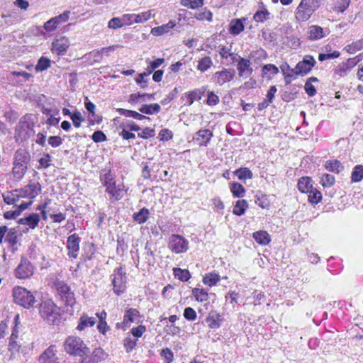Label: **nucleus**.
<instances>
[{
  "instance_id": "obj_1",
  "label": "nucleus",
  "mask_w": 363,
  "mask_h": 363,
  "mask_svg": "<svg viewBox=\"0 0 363 363\" xmlns=\"http://www.w3.org/2000/svg\"><path fill=\"white\" fill-rule=\"evenodd\" d=\"M39 313L41 318L50 325H58L61 320L60 308L50 299L45 300L39 305Z\"/></svg>"
},
{
  "instance_id": "obj_2",
  "label": "nucleus",
  "mask_w": 363,
  "mask_h": 363,
  "mask_svg": "<svg viewBox=\"0 0 363 363\" xmlns=\"http://www.w3.org/2000/svg\"><path fill=\"white\" fill-rule=\"evenodd\" d=\"M28 161L29 155L26 151L23 150L16 151L13 157L12 173L16 179L20 180L24 177L28 169Z\"/></svg>"
},
{
  "instance_id": "obj_3",
  "label": "nucleus",
  "mask_w": 363,
  "mask_h": 363,
  "mask_svg": "<svg viewBox=\"0 0 363 363\" xmlns=\"http://www.w3.org/2000/svg\"><path fill=\"white\" fill-rule=\"evenodd\" d=\"M13 297L16 304L27 309L33 308L36 303L33 293L19 286L13 289Z\"/></svg>"
},
{
  "instance_id": "obj_4",
  "label": "nucleus",
  "mask_w": 363,
  "mask_h": 363,
  "mask_svg": "<svg viewBox=\"0 0 363 363\" xmlns=\"http://www.w3.org/2000/svg\"><path fill=\"white\" fill-rule=\"evenodd\" d=\"M65 350L72 355L83 357L89 353V349L84 345L80 337H68L64 343Z\"/></svg>"
},
{
  "instance_id": "obj_5",
  "label": "nucleus",
  "mask_w": 363,
  "mask_h": 363,
  "mask_svg": "<svg viewBox=\"0 0 363 363\" xmlns=\"http://www.w3.org/2000/svg\"><path fill=\"white\" fill-rule=\"evenodd\" d=\"M57 295L66 306L73 307L76 303L74 293L70 286L63 281L57 280L55 282Z\"/></svg>"
},
{
  "instance_id": "obj_6",
  "label": "nucleus",
  "mask_w": 363,
  "mask_h": 363,
  "mask_svg": "<svg viewBox=\"0 0 363 363\" xmlns=\"http://www.w3.org/2000/svg\"><path fill=\"white\" fill-rule=\"evenodd\" d=\"M126 273L123 271L122 267L116 268L113 274L112 284L113 286V291L120 295L123 294L126 288Z\"/></svg>"
},
{
  "instance_id": "obj_7",
  "label": "nucleus",
  "mask_w": 363,
  "mask_h": 363,
  "mask_svg": "<svg viewBox=\"0 0 363 363\" xmlns=\"http://www.w3.org/2000/svg\"><path fill=\"white\" fill-rule=\"evenodd\" d=\"M316 64V61L311 55H306L302 61L297 63L291 72L295 75L305 76L308 74Z\"/></svg>"
},
{
  "instance_id": "obj_8",
  "label": "nucleus",
  "mask_w": 363,
  "mask_h": 363,
  "mask_svg": "<svg viewBox=\"0 0 363 363\" xmlns=\"http://www.w3.org/2000/svg\"><path fill=\"white\" fill-rule=\"evenodd\" d=\"M235 76V70L232 68H223L220 71L216 72L212 81L218 86H223L227 82H231Z\"/></svg>"
},
{
  "instance_id": "obj_9",
  "label": "nucleus",
  "mask_w": 363,
  "mask_h": 363,
  "mask_svg": "<svg viewBox=\"0 0 363 363\" xmlns=\"http://www.w3.org/2000/svg\"><path fill=\"white\" fill-rule=\"evenodd\" d=\"M169 247L177 254L183 253L189 248V242L184 237L172 235L169 238Z\"/></svg>"
},
{
  "instance_id": "obj_10",
  "label": "nucleus",
  "mask_w": 363,
  "mask_h": 363,
  "mask_svg": "<svg viewBox=\"0 0 363 363\" xmlns=\"http://www.w3.org/2000/svg\"><path fill=\"white\" fill-rule=\"evenodd\" d=\"M33 271L34 267L32 264L26 258L22 257L15 273L17 278L26 279L33 275Z\"/></svg>"
},
{
  "instance_id": "obj_11",
  "label": "nucleus",
  "mask_w": 363,
  "mask_h": 363,
  "mask_svg": "<svg viewBox=\"0 0 363 363\" xmlns=\"http://www.w3.org/2000/svg\"><path fill=\"white\" fill-rule=\"evenodd\" d=\"M70 13L69 11H66L62 14L50 18L44 23V29L48 33L54 31L60 23L68 21Z\"/></svg>"
},
{
  "instance_id": "obj_12",
  "label": "nucleus",
  "mask_w": 363,
  "mask_h": 363,
  "mask_svg": "<svg viewBox=\"0 0 363 363\" xmlns=\"http://www.w3.org/2000/svg\"><path fill=\"white\" fill-rule=\"evenodd\" d=\"M314 11L306 4V0H301L295 11V18L298 22L307 21Z\"/></svg>"
},
{
  "instance_id": "obj_13",
  "label": "nucleus",
  "mask_w": 363,
  "mask_h": 363,
  "mask_svg": "<svg viewBox=\"0 0 363 363\" xmlns=\"http://www.w3.org/2000/svg\"><path fill=\"white\" fill-rule=\"evenodd\" d=\"M15 191L18 192L19 197H27L33 199L40 193L41 186L39 183L30 182L24 188L19 190L16 189Z\"/></svg>"
},
{
  "instance_id": "obj_14",
  "label": "nucleus",
  "mask_w": 363,
  "mask_h": 363,
  "mask_svg": "<svg viewBox=\"0 0 363 363\" xmlns=\"http://www.w3.org/2000/svg\"><path fill=\"white\" fill-rule=\"evenodd\" d=\"M140 312L136 308H128L125 311L123 320L121 323L116 324L117 328H126L130 327V324L134 322L138 321Z\"/></svg>"
},
{
  "instance_id": "obj_15",
  "label": "nucleus",
  "mask_w": 363,
  "mask_h": 363,
  "mask_svg": "<svg viewBox=\"0 0 363 363\" xmlns=\"http://www.w3.org/2000/svg\"><path fill=\"white\" fill-rule=\"evenodd\" d=\"M238 75L240 78L247 79L250 77L253 73L250 60L239 57L237 64Z\"/></svg>"
},
{
  "instance_id": "obj_16",
  "label": "nucleus",
  "mask_w": 363,
  "mask_h": 363,
  "mask_svg": "<svg viewBox=\"0 0 363 363\" xmlns=\"http://www.w3.org/2000/svg\"><path fill=\"white\" fill-rule=\"evenodd\" d=\"M80 238L76 233L69 235L67 240L68 256L71 258H77L79 250Z\"/></svg>"
},
{
  "instance_id": "obj_17",
  "label": "nucleus",
  "mask_w": 363,
  "mask_h": 363,
  "mask_svg": "<svg viewBox=\"0 0 363 363\" xmlns=\"http://www.w3.org/2000/svg\"><path fill=\"white\" fill-rule=\"evenodd\" d=\"M213 132L209 129H200L193 136V140L199 146H208L212 137Z\"/></svg>"
},
{
  "instance_id": "obj_18",
  "label": "nucleus",
  "mask_w": 363,
  "mask_h": 363,
  "mask_svg": "<svg viewBox=\"0 0 363 363\" xmlns=\"http://www.w3.org/2000/svg\"><path fill=\"white\" fill-rule=\"evenodd\" d=\"M69 41L65 37L56 39L52 43V50L58 55H63L69 46Z\"/></svg>"
},
{
  "instance_id": "obj_19",
  "label": "nucleus",
  "mask_w": 363,
  "mask_h": 363,
  "mask_svg": "<svg viewBox=\"0 0 363 363\" xmlns=\"http://www.w3.org/2000/svg\"><path fill=\"white\" fill-rule=\"evenodd\" d=\"M325 35L326 33L324 29L319 26L312 25L308 28L307 38L310 40H318L325 37Z\"/></svg>"
},
{
  "instance_id": "obj_20",
  "label": "nucleus",
  "mask_w": 363,
  "mask_h": 363,
  "mask_svg": "<svg viewBox=\"0 0 363 363\" xmlns=\"http://www.w3.org/2000/svg\"><path fill=\"white\" fill-rule=\"evenodd\" d=\"M56 347L50 346L39 357V363H53L57 361Z\"/></svg>"
},
{
  "instance_id": "obj_21",
  "label": "nucleus",
  "mask_w": 363,
  "mask_h": 363,
  "mask_svg": "<svg viewBox=\"0 0 363 363\" xmlns=\"http://www.w3.org/2000/svg\"><path fill=\"white\" fill-rule=\"evenodd\" d=\"M40 220V217L37 213H32L28 216L21 218L18 220V223L21 225H28L30 228L34 229L38 225Z\"/></svg>"
},
{
  "instance_id": "obj_22",
  "label": "nucleus",
  "mask_w": 363,
  "mask_h": 363,
  "mask_svg": "<svg viewBox=\"0 0 363 363\" xmlns=\"http://www.w3.org/2000/svg\"><path fill=\"white\" fill-rule=\"evenodd\" d=\"M5 241L9 244L12 252L17 251L18 235L14 228L10 229L5 238Z\"/></svg>"
},
{
  "instance_id": "obj_23",
  "label": "nucleus",
  "mask_w": 363,
  "mask_h": 363,
  "mask_svg": "<svg viewBox=\"0 0 363 363\" xmlns=\"http://www.w3.org/2000/svg\"><path fill=\"white\" fill-rule=\"evenodd\" d=\"M260 9L256 11L253 18L257 23H264L271 18V13L264 8L263 4L259 6Z\"/></svg>"
},
{
  "instance_id": "obj_24",
  "label": "nucleus",
  "mask_w": 363,
  "mask_h": 363,
  "mask_svg": "<svg viewBox=\"0 0 363 363\" xmlns=\"http://www.w3.org/2000/svg\"><path fill=\"white\" fill-rule=\"evenodd\" d=\"M96 323L94 317H89L86 314H83L79 320L77 329L79 330H84L87 327L93 326Z\"/></svg>"
},
{
  "instance_id": "obj_25",
  "label": "nucleus",
  "mask_w": 363,
  "mask_h": 363,
  "mask_svg": "<svg viewBox=\"0 0 363 363\" xmlns=\"http://www.w3.org/2000/svg\"><path fill=\"white\" fill-rule=\"evenodd\" d=\"M175 23L170 21L161 26L152 28L151 33L155 36H160L170 31L175 26Z\"/></svg>"
},
{
  "instance_id": "obj_26",
  "label": "nucleus",
  "mask_w": 363,
  "mask_h": 363,
  "mask_svg": "<svg viewBox=\"0 0 363 363\" xmlns=\"http://www.w3.org/2000/svg\"><path fill=\"white\" fill-rule=\"evenodd\" d=\"M252 237L258 244L262 245H266L269 244L271 240L269 235L267 231L264 230L255 232L252 235Z\"/></svg>"
},
{
  "instance_id": "obj_27",
  "label": "nucleus",
  "mask_w": 363,
  "mask_h": 363,
  "mask_svg": "<svg viewBox=\"0 0 363 363\" xmlns=\"http://www.w3.org/2000/svg\"><path fill=\"white\" fill-rule=\"evenodd\" d=\"M325 167L329 172L336 174L340 173L344 169V167L341 162L337 160L326 161Z\"/></svg>"
},
{
  "instance_id": "obj_28",
  "label": "nucleus",
  "mask_w": 363,
  "mask_h": 363,
  "mask_svg": "<svg viewBox=\"0 0 363 363\" xmlns=\"http://www.w3.org/2000/svg\"><path fill=\"white\" fill-rule=\"evenodd\" d=\"M150 216V211L146 208H143L138 212L133 214V220L138 224L145 223Z\"/></svg>"
},
{
  "instance_id": "obj_29",
  "label": "nucleus",
  "mask_w": 363,
  "mask_h": 363,
  "mask_svg": "<svg viewBox=\"0 0 363 363\" xmlns=\"http://www.w3.org/2000/svg\"><path fill=\"white\" fill-rule=\"evenodd\" d=\"M298 189L302 193H308L313 186L311 184V179L309 177H301L297 184Z\"/></svg>"
},
{
  "instance_id": "obj_30",
  "label": "nucleus",
  "mask_w": 363,
  "mask_h": 363,
  "mask_svg": "<svg viewBox=\"0 0 363 363\" xmlns=\"http://www.w3.org/2000/svg\"><path fill=\"white\" fill-rule=\"evenodd\" d=\"M106 191L117 201L121 199L123 197L122 189L119 186H116V182L106 187Z\"/></svg>"
},
{
  "instance_id": "obj_31",
  "label": "nucleus",
  "mask_w": 363,
  "mask_h": 363,
  "mask_svg": "<svg viewBox=\"0 0 363 363\" xmlns=\"http://www.w3.org/2000/svg\"><path fill=\"white\" fill-rule=\"evenodd\" d=\"M213 65L212 59L209 56H205L198 61L196 69L201 72H205Z\"/></svg>"
},
{
  "instance_id": "obj_32",
  "label": "nucleus",
  "mask_w": 363,
  "mask_h": 363,
  "mask_svg": "<svg viewBox=\"0 0 363 363\" xmlns=\"http://www.w3.org/2000/svg\"><path fill=\"white\" fill-rule=\"evenodd\" d=\"M244 30V24L241 19L232 20L230 23L229 31L233 35H238Z\"/></svg>"
},
{
  "instance_id": "obj_33",
  "label": "nucleus",
  "mask_w": 363,
  "mask_h": 363,
  "mask_svg": "<svg viewBox=\"0 0 363 363\" xmlns=\"http://www.w3.org/2000/svg\"><path fill=\"white\" fill-rule=\"evenodd\" d=\"M29 129L30 124L21 118L16 128V132L19 137L26 138L28 136L27 132Z\"/></svg>"
},
{
  "instance_id": "obj_34",
  "label": "nucleus",
  "mask_w": 363,
  "mask_h": 363,
  "mask_svg": "<svg viewBox=\"0 0 363 363\" xmlns=\"http://www.w3.org/2000/svg\"><path fill=\"white\" fill-rule=\"evenodd\" d=\"M117 112L120 115L124 116L125 117L133 118L135 119L140 120V121H141L143 119H145V118L150 119L148 117H146L144 115H142L135 111L127 110V109H124V108H118Z\"/></svg>"
},
{
  "instance_id": "obj_35",
  "label": "nucleus",
  "mask_w": 363,
  "mask_h": 363,
  "mask_svg": "<svg viewBox=\"0 0 363 363\" xmlns=\"http://www.w3.org/2000/svg\"><path fill=\"white\" fill-rule=\"evenodd\" d=\"M161 108L158 104H143L139 108V111L145 114H153L157 113L160 112Z\"/></svg>"
},
{
  "instance_id": "obj_36",
  "label": "nucleus",
  "mask_w": 363,
  "mask_h": 363,
  "mask_svg": "<svg viewBox=\"0 0 363 363\" xmlns=\"http://www.w3.org/2000/svg\"><path fill=\"white\" fill-rule=\"evenodd\" d=\"M220 277L218 274L215 272H211L205 274L203 278V281L206 285L209 286H213L216 285V284L219 281Z\"/></svg>"
},
{
  "instance_id": "obj_37",
  "label": "nucleus",
  "mask_w": 363,
  "mask_h": 363,
  "mask_svg": "<svg viewBox=\"0 0 363 363\" xmlns=\"http://www.w3.org/2000/svg\"><path fill=\"white\" fill-rule=\"evenodd\" d=\"M362 48H363V38L346 45L344 48V50H345L347 52H348L350 54H354L356 52L361 50Z\"/></svg>"
},
{
  "instance_id": "obj_38",
  "label": "nucleus",
  "mask_w": 363,
  "mask_h": 363,
  "mask_svg": "<svg viewBox=\"0 0 363 363\" xmlns=\"http://www.w3.org/2000/svg\"><path fill=\"white\" fill-rule=\"evenodd\" d=\"M248 207V203L246 200L242 199L237 201L233 213L237 216H242L245 213L246 208Z\"/></svg>"
},
{
  "instance_id": "obj_39",
  "label": "nucleus",
  "mask_w": 363,
  "mask_h": 363,
  "mask_svg": "<svg viewBox=\"0 0 363 363\" xmlns=\"http://www.w3.org/2000/svg\"><path fill=\"white\" fill-rule=\"evenodd\" d=\"M230 191L233 195L236 198H242L245 196V189L244 186L240 183H233L230 186Z\"/></svg>"
},
{
  "instance_id": "obj_40",
  "label": "nucleus",
  "mask_w": 363,
  "mask_h": 363,
  "mask_svg": "<svg viewBox=\"0 0 363 363\" xmlns=\"http://www.w3.org/2000/svg\"><path fill=\"white\" fill-rule=\"evenodd\" d=\"M235 175L238 177L240 180H245L247 179L252 178V172L247 167H240L234 172Z\"/></svg>"
},
{
  "instance_id": "obj_41",
  "label": "nucleus",
  "mask_w": 363,
  "mask_h": 363,
  "mask_svg": "<svg viewBox=\"0 0 363 363\" xmlns=\"http://www.w3.org/2000/svg\"><path fill=\"white\" fill-rule=\"evenodd\" d=\"M90 357L94 363H99V362L106 359L108 357V354L101 348L99 347L96 348Z\"/></svg>"
},
{
  "instance_id": "obj_42",
  "label": "nucleus",
  "mask_w": 363,
  "mask_h": 363,
  "mask_svg": "<svg viewBox=\"0 0 363 363\" xmlns=\"http://www.w3.org/2000/svg\"><path fill=\"white\" fill-rule=\"evenodd\" d=\"M174 275L182 281H186L191 278V274L187 269L174 268Z\"/></svg>"
},
{
  "instance_id": "obj_43",
  "label": "nucleus",
  "mask_w": 363,
  "mask_h": 363,
  "mask_svg": "<svg viewBox=\"0 0 363 363\" xmlns=\"http://www.w3.org/2000/svg\"><path fill=\"white\" fill-rule=\"evenodd\" d=\"M363 179V166L356 165L352 170L351 174V180L352 182H359Z\"/></svg>"
},
{
  "instance_id": "obj_44",
  "label": "nucleus",
  "mask_w": 363,
  "mask_h": 363,
  "mask_svg": "<svg viewBox=\"0 0 363 363\" xmlns=\"http://www.w3.org/2000/svg\"><path fill=\"white\" fill-rule=\"evenodd\" d=\"M192 294L200 302L206 301L208 298V294L203 289L194 288L192 289Z\"/></svg>"
},
{
  "instance_id": "obj_45",
  "label": "nucleus",
  "mask_w": 363,
  "mask_h": 363,
  "mask_svg": "<svg viewBox=\"0 0 363 363\" xmlns=\"http://www.w3.org/2000/svg\"><path fill=\"white\" fill-rule=\"evenodd\" d=\"M322 199V194L316 189H311L308 192V201L313 204L318 203Z\"/></svg>"
},
{
  "instance_id": "obj_46",
  "label": "nucleus",
  "mask_w": 363,
  "mask_h": 363,
  "mask_svg": "<svg viewBox=\"0 0 363 363\" xmlns=\"http://www.w3.org/2000/svg\"><path fill=\"white\" fill-rule=\"evenodd\" d=\"M138 339L131 337L130 336L126 337L123 340V346L127 353H130L137 345Z\"/></svg>"
},
{
  "instance_id": "obj_47",
  "label": "nucleus",
  "mask_w": 363,
  "mask_h": 363,
  "mask_svg": "<svg viewBox=\"0 0 363 363\" xmlns=\"http://www.w3.org/2000/svg\"><path fill=\"white\" fill-rule=\"evenodd\" d=\"M203 94V91H201L200 89H195L189 92L186 96V103L188 105H191L194 101L201 99Z\"/></svg>"
},
{
  "instance_id": "obj_48",
  "label": "nucleus",
  "mask_w": 363,
  "mask_h": 363,
  "mask_svg": "<svg viewBox=\"0 0 363 363\" xmlns=\"http://www.w3.org/2000/svg\"><path fill=\"white\" fill-rule=\"evenodd\" d=\"M51 65L50 60L45 57H41L38 61L37 65H35L36 71H43L47 69Z\"/></svg>"
},
{
  "instance_id": "obj_49",
  "label": "nucleus",
  "mask_w": 363,
  "mask_h": 363,
  "mask_svg": "<svg viewBox=\"0 0 363 363\" xmlns=\"http://www.w3.org/2000/svg\"><path fill=\"white\" fill-rule=\"evenodd\" d=\"M335 182V177L330 174H323L320 177V184L323 187H330Z\"/></svg>"
},
{
  "instance_id": "obj_50",
  "label": "nucleus",
  "mask_w": 363,
  "mask_h": 363,
  "mask_svg": "<svg viewBox=\"0 0 363 363\" xmlns=\"http://www.w3.org/2000/svg\"><path fill=\"white\" fill-rule=\"evenodd\" d=\"M350 69L345 64V62H342L338 65L334 69L335 74L343 77L347 75V74L350 72Z\"/></svg>"
},
{
  "instance_id": "obj_51",
  "label": "nucleus",
  "mask_w": 363,
  "mask_h": 363,
  "mask_svg": "<svg viewBox=\"0 0 363 363\" xmlns=\"http://www.w3.org/2000/svg\"><path fill=\"white\" fill-rule=\"evenodd\" d=\"M101 180L103 182L104 186L107 187L116 182L113 175L112 174L111 170L107 171L105 174H101L100 176Z\"/></svg>"
},
{
  "instance_id": "obj_52",
  "label": "nucleus",
  "mask_w": 363,
  "mask_h": 363,
  "mask_svg": "<svg viewBox=\"0 0 363 363\" xmlns=\"http://www.w3.org/2000/svg\"><path fill=\"white\" fill-rule=\"evenodd\" d=\"M220 316L218 314L209 315L206 318V323L208 327L213 329L218 328L220 326Z\"/></svg>"
},
{
  "instance_id": "obj_53",
  "label": "nucleus",
  "mask_w": 363,
  "mask_h": 363,
  "mask_svg": "<svg viewBox=\"0 0 363 363\" xmlns=\"http://www.w3.org/2000/svg\"><path fill=\"white\" fill-rule=\"evenodd\" d=\"M30 350V349L28 346L21 345L19 350H16V358L20 361L26 359V354H28Z\"/></svg>"
},
{
  "instance_id": "obj_54",
  "label": "nucleus",
  "mask_w": 363,
  "mask_h": 363,
  "mask_svg": "<svg viewBox=\"0 0 363 363\" xmlns=\"http://www.w3.org/2000/svg\"><path fill=\"white\" fill-rule=\"evenodd\" d=\"M19 195L15 194L13 192H9L7 194H3V199L7 204H14L19 201Z\"/></svg>"
},
{
  "instance_id": "obj_55",
  "label": "nucleus",
  "mask_w": 363,
  "mask_h": 363,
  "mask_svg": "<svg viewBox=\"0 0 363 363\" xmlns=\"http://www.w3.org/2000/svg\"><path fill=\"white\" fill-rule=\"evenodd\" d=\"M262 75H267L270 73L272 75H275L278 74L279 69L278 67L273 64H267L263 66L262 69Z\"/></svg>"
},
{
  "instance_id": "obj_56",
  "label": "nucleus",
  "mask_w": 363,
  "mask_h": 363,
  "mask_svg": "<svg viewBox=\"0 0 363 363\" xmlns=\"http://www.w3.org/2000/svg\"><path fill=\"white\" fill-rule=\"evenodd\" d=\"M151 11H147L138 14H135V23H140L147 21L151 18Z\"/></svg>"
},
{
  "instance_id": "obj_57",
  "label": "nucleus",
  "mask_w": 363,
  "mask_h": 363,
  "mask_svg": "<svg viewBox=\"0 0 363 363\" xmlns=\"http://www.w3.org/2000/svg\"><path fill=\"white\" fill-rule=\"evenodd\" d=\"M52 157L48 153H43V156L38 160L40 167L47 169L51 166Z\"/></svg>"
},
{
  "instance_id": "obj_58",
  "label": "nucleus",
  "mask_w": 363,
  "mask_h": 363,
  "mask_svg": "<svg viewBox=\"0 0 363 363\" xmlns=\"http://www.w3.org/2000/svg\"><path fill=\"white\" fill-rule=\"evenodd\" d=\"M21 345H19L17 340L9 342L8 350L11 352V359H16V352L19 350Z\"/></svg>"
},
{
  "instance_id": "obj_59",
  "label": "nucleus",
  "mask_w": 363,
  "mask_h": 363,
  "mask_svg": "<svg viewBox=\"0 0 363 363\" xmlns=\"http://www.w3.org/2000/svg\"><path fill=\"white\" fill-rule=\"evenodd\" d=\"M124 26L123 21L121 18L114 17L111 18L108 23L109 28L117 29L122 28Z\"/></svg>"
},
{
  "instance_id": "obj_60",
  "label": "nucleus",
  "mask_w": 363,
  "mask_h": 363,
  "mask_svg": "<svg viewBox=\"0 0 363 363\" xmlns=\"http://www.w3.org/2000/svg\"><path fill=\"white\" fill-rule=\"evenodd\" d=\"M182 4L190 9H196L203 5L201 0H182Z\"/></svg>"
},
{
  "instance_id": "obj_61",
  "label": "nucleus",
  "mask_w": 363,
  "mask_h": 363,
  "mask_svg": "<svg viewBox=\"0 0 363 363\" xmlns=\"http://www.w3.org/2000/svg\"><path fill=\"white\" fill-rule=\"evenodd\" d=\"M84 250V254L83 255V256L84 257V260H90L95 252L94 245L91 243L86 244Z\"/></svg>"
},
{
  "instance_id": "obj_62",
  "label": "nucleus",
  "mask_w": 363,
  "mask_h": 363,
  "mask_svg": "<svg viewBox=\"0 0 363 363\" xmlns=\"http://www.w3.org/2000/svg\"><path fill=\"white\" fill-rule=\"evenodd\" d=\"M184 317L189 321L195 320L196 318V313L191 307H187L184 311Z\"/></svg>"
},
{
  "instance_id": "obj_63",
  "label": "nucleus",
  "mask_w": 363,
  "mask_h": 363,
  "mask_svg": "<svg viewBox=\"0 0 363 363\" xmlns=\"http://www.w3.org/2000/svg\"><path fill=\"white\" fill-rule=\"evenodd\" d=\"M350 0H340L335 5L334 10L337 12L343 13L349 6Z\"/></svg>"
},
{
  "instance_id": "obj_64",
  "label": "nucleus",
  "mask_w": 363,
  "mask_h": 363,
  "mask_svg": "<svg viewBox=\"0 0 363 363\" xmlns=\"http://www.w3.org/2000/svg\"><path fill=\"white\" fill-rule=\"evenodd\" d=\"M71 119L73 122V125H74V127L76 128H79L80 127L81 125V123L82 121H83V118H82V116L80 112L79 111H74L72 115H71Z\"/></svg>"
}]
</instances>
